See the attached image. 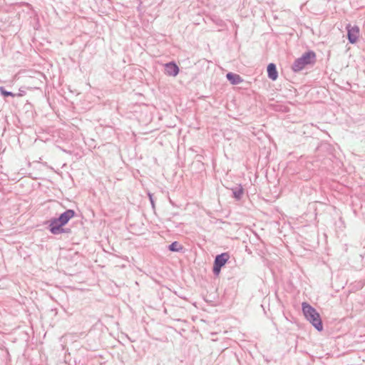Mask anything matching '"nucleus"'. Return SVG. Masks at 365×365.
I'll list each match as a JSON object with an SVG mask.
<instances>
[{
	"label": "nucleus",
	"instance_id": "nucleus-10",
	"mask_svg": "<svg viewBox=\"0 0 365 365\" xmlns=\"http://www.w3.org/2000/svg\"><path fill=\"white\" fill-rule=\"evenodd\" d=\"M168 250L171 252H181L183 247L178 242L175 241L168 246Z\"/></svg>",
	"mask_w": 365,
	"mask_h": 365
},
{
	"label": "nucleus",
	"instance_id": "nucleus-3",
	"mask_svg": "<svg viewBox=\"0 0 365 365\" xmlns=\"http://www.w3.org/2000/svg\"><path fill=\"white\" fill-rule=\"evenodd\" d=\"M315 62L316 53L313 51H309L294 61L292 68L294 72H299L304 68L306 66L312 65Z\"/></svg>",
	"mask_w": 365,
	"mask_h": 365
},
{
	"label": "nucleus",
	"instance_id": "nucleus-12",
	"mask_svg": "<svg viewBox=\"0 0 365 365\" xmlns=\"http://www.w3.org/2000/svg\"><path fill=\"white\" fill-rule=\"evenodd\" d=\"M221 268L222 267H220L218 265L214 264H213V269H212L213 274L215 275H218L220 274V272Z\"/></svg>",
	"mask_w": 365,
	"mask_h": 365
},
{
	"label": "nucleus",
	"instance_id": "nucleus-8",
	"mask_svg": "<svg viewBox=\"0 0 365 365\" xmlns=\"http://www.w3.org/2000/svg\"><path fill=\"white\" fill-rule=\"evenodd\" d=\"M226 76L228 81L233 85H237L243 81L241 76L236 73L230 72L227 73Z\"/></svg>",
	"mask_w": 365,
	"mask_h": 365
},
{
	"label": "nucleus",
	"instance_id": "nucleus-7",
	"mask_svg": "<svg viewBox=\"0 0 365 365\" xmlns=\"http://www.w3.org/2000/svg\"><path fill=\"white\" fill-rule=\"evenodd\" d=\"M267 75L268 77L272 81H275L278 77V72L277 71L276 65L273 63L267 66Z\"/></svg>",
	"mask_w": 365,
	"mask_h": 365
},
{
	"label": "nucleus",
	"instance_id": "nucleus-5",
	"mask_svg": "<svg viewBox=\"0 0 365 365\" xmlns=\"http://www.w3.org/2000/svg\"><path fill=\"white\" fill-rule=\"evenodd\" d=\"M165 73L170 76H176L179 73V68L175 62H169L165 65Z\"/></svg>",
	"mask_w": 365,
	"mask_h": 365
},
{
	"label": "nucleus",
	"instance_id": "nucleus-11",
	"mask_svg": "<svg viewBox=\"0 0 365 365\" xmlns=\"http://www.w3.org/2000/svg\"><path fill=\"white\" fill-rule=\"evenodd\" d=\"M0 92L1 93V95L4 97H8V96H11V97H14L15 96V94L13 93L11 91H7L4 89V87L2 86H0Z\"/></svg>",
	"mask_w": 365,
	"mask_h": 365
},
{
	"label": "nucleus",
	"instance_id": "nucleus-1",
	"mask_svg": "<svg viewBox=\"0 0 365 365\" xmlns=\"http://www.w3.org/2000/svg\"><path fill=\"white\" fill-rule=\"evenodd\" d=\"M76 215L73 210L68 209L61 213L58 217L51 219L48 225V230L53 235H59L61 233H70V228H63L71 219Z\"/></svg>",
	"mask_w": 365,
	"mask_h": 365
},
{
	"label": "nucleus",
	"instance_id": "nucleus-13",
	"mask_svg": "<svg viewBox=\"0 0 365 365\" xmlns=\"http://www.w3.org/2000/svg\"><path fill=\"white\" fill-rule=\"evenodd\" d=\"M148 196H149V198H150V202H151L153 207H154V201H153V195L149 193Z\"/></svg>",
	"mask_w": 365,
	"mask_h": 365
},
{
	"label": "nucleus",
	"instance_id": "nucleus-2",
	"mask_svg": "<svg viewBox=\"0 0 365 365\" xmlns=\"http://www.w3.org/2000/svg\"><path fill=\"white\" fill-rule=\"evenodd\" d=\"M302 312L305 318L314 327L317 331L323 329V324L319 314L307 302L302 303Z\"/></svg>",
	"mask_w": 365,
	"mask_h": 365
},
{
	"label": "nucleus",
	"instance_id": "nucleus-4",
	"mask_svg": "<svg viewBox=\"0 0 365 365\" xmlns=\"http://www.w3.org/2000/svg\"><path fill=\"white\" fill-rule=\"evenodd\" d=\"M347 30V38L351 43H354L358 40L359 36V28L357 26H352L350 24L346 26Z\"/></svg>",
	"mask_w": 365,
	"mask_h": 365
},
{
	"label": "nucleus",
	"instance_id": "nucleus-6",
	"mask_svg": "<svg viewBox=\"0 0 365 365\" xmlns=\"http://www.w3.org/2000/svg\"><path fill=\"white\" fill-rule=\"evenodd\" d=\"M230 259V254L228 252H223L220 255H217L214 260V264L218 265L220 267L225 266L227 262Z\"/></svg>",
	"mask_w": 365,
	"mask_h": 365
},
{
	"label": "nucleus",
	"instance_id": "nucleus-9",
	"mask_svg": "<svg viewBox=\"0 0 365 365\" xmlns=\"http://www.w3.org/2000/svg\"><path fill=\"white\" fill-rule=\"evenodd\" d=\"M232 191L233 197H235L237 200H241L244 193V189L240 185L232 188Z\"/></svg>",
	"mask_w": 365,
	"mask_h": 365
}]
</instances>
